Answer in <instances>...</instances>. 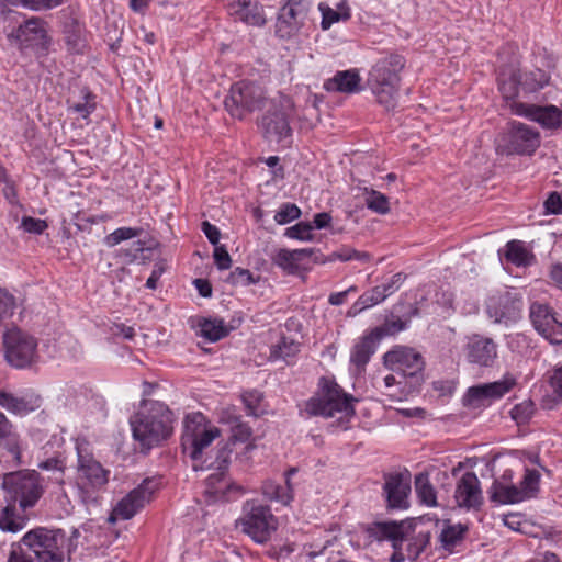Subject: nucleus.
Returning <instances> with one entry per match:
<instances>
[{
  "label": "nucleus",
  "instance_id": "nucleus-7",
  "mask_svg": "<svg viewBox=\"0 0 562 562\" xmlns=\"http://www.w3.org/2000/svg\"><path fill=\"white\" fill-rule=\"evenodd\" d=\"M237 527L258 543H265L277 530L278 520L269 506L248 501L244 504L243 516L237 520Z\"/></svg>",
  "mask_w": 562,
  "mask_h": 562
},
{
  "label": "nucleus",
  "instance_id": "nucleus-49",
  "mask_svg": "<svg viewBox=\"0 0 562 562\" xmlns=\"http://www.w3.org/2000/svg\"><path fill=\"white\" fill-rule=\"evenodd\" d=\"M40 469L48 471L53 474L58 473L59 480V491L61 494L66 495L64 485H65V462L59 458H49L38 464Z\"/></svg>",
  "mask_w": 562,
  "mask_h": 562
},
{
  "label": "nucleus",
  "instance_id": "nucleus-8",
  "mask_svg": "<svg viewBox=\"0 0 562 562\" xmlns=\"http://www.w3.org/2000/svg\"><path fill=\"white\" fill-rule=\"evenodd\" d=\"M3 347L5 360L16 369L29 368L38 358L37 339L18 327L3 334Z\"/></svg>",
  "mask_w": 562,
  "mask_h": 562
},
{
  "label": "nucleus",
  "instance_id": "nucleus-51",
  "mask_svg": "<svg viewBox=\"0 0 562 562\" xmlns=\"http://www.w3.org/2000/svg\"><path fill=\"white\" fill-rule=\"evenodd\" d=\"M301 216L300 207L294 203H283L274 215V221L285 225Z\"/></svg>",
  "mask_w": 562,
  "mask_h": 562
},
{
  "label": "nucleus",
  "instance_id": "nucleus-64",
  "mask_svg": "<svg viewBox=\"0 0 562 562\" xmlns=\"http://www.w3.org/2000/svg\"><path fill=\"white\" fill-rule=\"evenodd\" d=\"M544 207L548 213L561 214L562 213V200L557 192L551 193L544 202Z\"/></svg>",
  "mask_w": 562,
  "mask_h": 562
},
{
  "label": "nucleus",
  "instance_id": "nucleus-30",
  "mask_svg": "<svg viewBox=\"0 0 562 562\" xmlns=\"http://www.w3.org/2000/svg\"><path fill=\"white\" fill-rule=\"evenodd\" d=\"M0 448L12 454L16 462L21 458V440L13 424L0 412Z\"/></svg>",
  "mask_w": 562,
  "mask_h": 562
},
{
  "label": "nucleus",
  "instance_id": "nucleus-61",
  "mask_svg": "<svg viewBox=\"0 0 562 562\" xmlns=\"http://www.w3.org/2000/svg\"><path fill=\"white\" fill-rule=\"evenodd\" d=\"M34 558L24 551V546L20 542L13 543L9 552L7 562H34Z\"/></svg>",
  "mask_w": 562,
  "mask_h": 562
},
{
  "label": "nucleus",
  "instance_id": "nucleus-42",
  "mask_svg": "<svg viewBox=\"0 0 562 562\" xmlns=\"http://www.w3.org/2000/svg\"><path fill=\"white\" fill-rule=\"evenodd\" d=\"M68 111L79 114L82 119L88 116L95 110L94 95L87 89L82 90V100L76 101L72 98L67 100Z\"/></svg>",
  "mask_w": 562,
  "mask_h": 562
},
{
  "label": "nucleus",
  "instance_id": "nucleus-33",
  "mask_svg": "<svg viewBox=\"0 0 562 562\" xmlns=\"http://www.w3.org/2000/svg\"><path fill=\"white\" fill-rule=\"evenodd\" d=\"M431 533L429 530L419 531L417 533L412 529L409 524L408 536L404 538V548L406 551L407 560L414 561L428 548L430 544Z\"/></svg>",
  "mask_w": 562,
  "mask_h": 562
},
{
  "label": "nucleus",
  "instance_id": "nucleus-24",
  "mask_svg": "<svg viewBox=\"0 0 562 562\" xmlns=\"http://www.w3.org/2000/svg\"><path fill=\"white\" fill-rule=\"evenodd\" d=\"M42 405V397L34 391L12 394L0 391V406L14 415H27Z\"/></svg>",
  "mask_w": 562,
  "mask_h": 562
},
{
  "label": "nucleus",
  "instance_id": "nucleus-26",
  "mask_svg": "<svg viewBox=\"0 0 562 562\" xmlns=\"http://www.w3.org/2000/svg\"><path fill=\"white\" fill-rule=\"evenodd\" d=\"M496 357V344L491 338L473 336L467 344V358L471 363L490 367Z\"/></svg>",
  "mask_w": 562,
  "mask_h": 562
},
{
  "label": "nucleus",
  "instance_id": "nucleus-44",
  "mask_svg": "<svg viewBox=\"0 0 562 562\" xmlns=\"http://www.w3.org/2000/svg\"><path fill=\"white\" fill-rule=\"evenodd\" d=\"M350 261V260H358L360 262H369L371 260V255L367 251H359L351 247L344 246L340 249L331 252L326 260H323L322 262L326 261Z\"/></svg>",
  "mask_w": 562,
  "mask_h": 562
},
{
  "label": "nucleus",
  "instance_id": "nucleus-31",
  "mask_svg": "<svg viewBox=\"0 0 562 562\" xmlns=\"http://www.w3.org/2000/svg\"><path fill=\"white\" fill-rule=\"evenodd\" d=\"M228 1L233 12L247 24L261 26L266 23L261 8L254 0Z\"/></svg>",
  "mask_w": 562,
  "mask_h": 562
},
{
  "label": "nucleus",
  "instance_id": "nucleus-20",
  "mask_svg": "<svg viewBox=\"0 0 562 562\" xmlns=\"http://www.w3.org/2000/svg\"><path fill=\"white\" fill-rule=\"evenodd\" d=\"M509 108L513 114L535 121L544 128L555 130L562 125V110L555 105L540 106L512 101Z\"/></svg>",
  "mask_w": 562,
  "mask_h": 562
},
{
  "label": "nucleus",
  "instance_id": "nucleus-10",
  "mask_svg": "<svg viewBox=\"0 0 562 562\" xmlns=\"http://www.w3.org/2000/svg\"><path fill=\"white\" fill-rule=\"evenodd\" d=\"M265 100V91L259 85L241 80L232 85L224 105L233 117L243 120L248 113L260 109Z\"/></svg>",
  "mask_w": 562,
  "mask_h": 562
},
{
  "label": "nucleus",
  "instance_id": "nucleus-5",
  "mask_svg": "<svg viewBox=\"0 0 562 562\" xmlns=\"http://www.w3.org/2000/svg\"><path fill=\"white\" fill-rule=\"evenodd\" d=\"M66 535L60 529L35 528L27 531L21 543L33 553L36 562H64Z\"/></svg>",
  "mask_w": 562,
  "mask_h": 562
},
{
  "label": "nucleus",
  "instance_id": "nucleus-39",
  "mask_svg": "<svg viewBox=\"0 0 562 562\" xmlns=\"http://www.w3.org/2000/svg\"><path fill=\"white\" fill-rule=\"evenodd\" d=\"M300 342L294 339L281 337V339L271 347L272 359H282L286 363L291 362V359L294 358L300 352Z\"/></svg>",
  "mask_w": 562,
  "mask_h": 562
},
{
  "label": "nucleus",
  "instance_id": "nucleus-12",
  "mask_svg": "<svg viewBox=\"0 0 562 562\" xmlns=\"http://www.w3.org/2000/svg\"><path fill=\"white\" fill-rule=\"evenodd\" d=\"M383 359L387 369L403 378L412 379V385L416 386L422 383L425 362L419 352L400 346L387 351Z\"/></svg>",
  "mask_w": 562,
  "mask_h": 562
},
{
  "label": "nucleus",
  "instance_id": "nucleus-35",
  "mask_svg": "<svg viewBox=\"0 0 562 562\" xmlns=\"http://www.w3.org/2000/svg\"><path fill=\"white\" fill-rule=\"evenodd\" d=\"M314 252L312 248L295 250L280 249L273 260L276 265L282 269L293 272L297 269L300 261L311 257Z\"/></svg>",
  "mask_w": 562,
  "mask_h": 562
},
{
  "label": "nucleus",
  "instance_id": "nucleus-50",
  "mask_svg": "<svg viewBox=\"0 0 562 562\" xmlns=\"http://www.w3.org/2000/svg\"><path fill=\"white\" fill-rule=\"evenodd\" d=\"M549 82V76L541 69H535L524 75L522 86L529 91L543 88Z\"/></svg>",
  "mask_w": 562,
  "mask_h": 562
},
{
  "label": "nucleus",
  "instance_id": "nucleus-19",
  "mask_svg": "<svg viewBox=\"0 0 562 562\" xmlns=\"http://www.w3.org/2000/svg\"><path fill=\"white\" fill-rule=\"evenodd\" d=\"M259 127L269 142L281 143L290 138L292 130L284 104L273 103L272 108L261 117Z\"/></svg>",
  "mask_w": 562,
  "mask_h": 562
},
{
  "label": "nucleus",
  "instance_id": "nucleus-37",
  "mask_svg": "<svg viewBox=\"0 0 562 562\" xmlns=\"http://www.w3.org/2000/svg\"><path fill=\"white\" fill-rule=\"evenodd\" d=\"M415 492L422 504L428 507L437 506L436 490L429 481L426 473H419L415 476Z\"/></svg>",
  "mask_w": 562,
  "mask_h": 562
},
{
  "label": "nucleus",
  "instance_id": "nucleus-29",
  "mask_svg": "<svg viewBox=\"0 0 562 562\" xmlns=\"http://www.w3.org/2000/svg\"><path fill=\"white\" fill-rule=\"evenodd\" d=\"M64 0H0V18L11 19L19 12L11 10L9 5H22L33 11H47L59 7Z\"/></svg>",
  "mask_w": 562,
  "mask_h": 562
},
{
  "label": "nucleus",
  "instance_id": "nucleus-40",
  "mask_svg": "<svg viewBox=\"0 0 562 562\" xmlns=\"http://www.w3.org/2000/svg\"><path fill=\"white\" fill-rule=\"evenodd\" d=\"M540 473L533 469H526L525 475L519 483L518 490L521 501L530 499L537 496L540 488Z\"/></svg>",
  "mask_w": 562,
  "mask_h": 562
},
{
  "label": "nucleus",
  "instance_id": "nucleus-36",
  "mask_svg": "<svg viewBox=\"0 0 562 562\" xmlns=\"http://www.w3.org/2000/svg\"><path fill=\"white\" fill-rule=\"evenodd\" d=\"M468 531V527L462 524L449 525L445 527L440 532V543L441 547L448 551L452 552L453 549L460 544Z\"/></svg>",
  "mask_w": 562,
  "mask_h": 562
},
{
  "label": "nucleus",
  "instance_id": "nucleus-21",
  "mask_svg": "<svg viewBox=\"0 0 562 562\" xmlns=\"http://www.w3.org/2000/svg\"><path fill=\"white\" fill-rule=\"evenodd\" d=\"M41 18L33 16L8 33L11 43L20 48L40 46L46 48L49 42L47 32Z\"/></svg>",
  "mask_w": 562,
  "mask_h": 562
},
{
  "label": "nucleus",
  "instance_id": "nucleus-11",
  "mask_svg": "<svg viewBox=\"0 0 562 562\" xmlns=\"http://www.w3.org/2000/svg\"><path fill=\"white\" fill-rule=\"evenodd\" d=\"M539 146V132L517 121L508 123L506 132L499 138V147L507 155H532Z\"/></svg>",
  "mask_w": 562,
  "mask_h": 562
},
{
  "label": "nucleus",
  "instance_id": "nucleus-47",
  "mask_svg": "<svg viewBox=\"0 0 562 562\" xmlns=\"http://www.w3.org/2000/svg\"><path fill=\"white\" fill-rule=\"evenodd\" d=\"M407 327V322L401 318L385 321L381 326H378L370 331L380 342L386 336H394L395 334L404 330Z\"/></svg>",
  "mask_w": 562,
  "mask_h": 562
},
{
  "label": "nucleus",
  "instance_id": "nucleus-25",
  "mask_svg": "<svg viewBox=\"0 0 562 562\" xmlns=\"http://www.w3.org/2000/svg\"><path fill=\"white\" fill-rule=\"evenodd\" d=\"M519 71V60L513 52L509 63L501 65L498 69V89L504 99L514 100L517 97L519 86L524 82Z\"/></svg>",
  "mask_w": 562,
  "mask_h": 562
},
{
  "label": "nucleus",
  "instance_id": "nucleus-18",
  "mask_svg": "<svg viewBox=\"0 0 562 562\" xmlns=\"http://www.w3.org/2000/svg\"><path fill=\"white\" fill-rule=\"evenodd\" d=\"M515 385L516 379L512 375H505L499 381L472 386L464 396V404L473 407L486 405L494 400L503 397Z\"/></svg>",
  "mask_w": 562,
  "mask_h": 562
},
{
  "label": "nucleus",
  "instance_id": "nucleus-16",
  "mask_svg": "<svg viewBox=\"0 0 562 562\" xmlns=\"http://www.w3.org/2000/svg\"><path fill=\"white\" fill-rule=\"evenodd\" d=\"M370 538L383 541L389 540L392 542L394 553L391 558L393 562H403L407 559L404 548V538L408 536L409 522L403 520L396 521H376L371 524L368 529Z\"/></svg>",
  "mask_w": 562,
  "mask_h": 562
},
{
  "label": "nucleus",
  "instance_id": "nucleus-57",
  "mask_svg": "<svg viewBox=\"0 0 562 562\" xmlns=\"http://www.w3.org/2000/svg\"><path fill=\"white\" fill-rule=\"evenodd\" d=\"M138 235V231L131 227H121L115 229L109 236H106V244L109 246H115L123 240L131 239Z\"/></svg>",
  "mask_w": 562,
  "mask_h": 562
},
{
  "label": "nucleus",
  "instance_id": "nucleus-27",
  "mask_svg": "<svg viewBox=\"0 0 562 562\" xmlns=\"http://www.w3.org/2000/svg\"><path fill=\"white\" fill-rule=\"evenodd\" d=\"M231 432L228 442L217 453L218 470L222 469L223 463L226 464L228 462L229 456L233 452L231 446L243 443L245 445L243 448L244 450H248L250 448L248 442L252 436V430L247 424L243 423L239 417L233 418Z\"/></svg>",
  "mask_w": 562,
  "mask_h": 562
},
{
  "label": "nucleus",
  "instance_id": "nucleus-4",
  "mask_svg": "<svg viewBox=\"0 0 562 562\" xmlns=\"http://www.w3.org/2000/svg\"><path fill=\"white\" fill-rule=\"evenodd\" d=\"M321 393L311 397L305 404V411L311 416L335 417L342 414L346 417L355 414L353 402L357 400L347 394L336 382L323 378Z\"/></svg>",
  "mask_w": 562,
  "mask_h": 562
},
{
  "label": "nucleus",
  "instance_id": "nucleus-45",
  "mask_svg": "<svg viewBox=\"0 0 562 562\" xmlns=\"http://www.w3.org/2000/svg\"><path fill=\"white\" fill-rule=\"evenodd\" d=\"M364 192V202L369 210L382 215L390 212V202L386 195L373 189H366Z\"/></svg>",
  "mask_w": 562,
  "mask_h": 562
},
{
  "label": "nucleus",
  "instance_id": "nucleus-59",
  "mask_svg": "<svg viewBox=\"0 0 562 562\" xmlns=\"http://www.w3.org/2000/svg\"><path fill=\"white\" fill-rule=\"evenodd\" d=\"M21 227L31 234H42L47 228V223L41 218H34L31 216H23L21 221Z\"/></svg>",
  "mask_w": 562,
  "mask_h": 562
},
{
  "label": "nucleus",
  "instance_id": "nucleus-60",
  "mask_svg": "<svg viewBox=\"0 0 562 562\" xmlns=\"http://www.w3.org/2000/svg\"><path fill=\"white\" fill-rule=\"evenodd\" d=\"M213 258H214V262H215L216 267L220 270L229 269L232 266V258H231L228 251L226 250L225 246H223V245L215 246V249L213 252Z\"/></svg>",
  "mask_w": 562,
  "mask_h": 562
},
{
  "label": "nucleus",
  "instance_id": "nucleus-58",
  "mask_svg": "<svg viewBox=\"0 0 562 562\" xmlns=\"http://www.w3.org/2000/svg\"><path fill=\"white\" fill-rule=\"evenodd\" d=\"M549 385L554 398L562 402V366L555 367L549 372Z\"/></svg>",
  "mask_w": 562,
  "mask_h": 562
},
{
  "label": "nucleus",
  "instance_id": "nucleus-17",
  "mask_svg": "<svg viewBox=\"0 0 562 562\" xmlns=\"http://www.w3.org/2000/svg\"><path fill=\"white\" fill-rule=\"evenodd\" d=\"M530 319L535 329L549 342L562 345V318L547 304L533 303Z\"/></svg>",
  "mask_w": 562,
  "mask_h": 562
},
{
  "label": "nucleus",
  "instance_id": "nucleus-41",
  "mask_svg": "<svg viewBox=\"0 0 562 562\" xmlns=\"http://www.w3.org/2000/svg\"><path fill=\"white\" fill-rule=\"evenodd\" d=\"M262 494L268 499L279 502L283 505H288L293 498L288 480L285 486L279 485L272 481L265 482L262 485Z\"/></svg>",
  "mask_w": 562,
  "mask_h": 562
},
{
  "label": "nucleus",
  "instance_id": "nucleus-14",
  "mask_svg": "<svg viewBox=\"0 0 562 562\" xmlns=\"http://www.w3.org/2000/svg\"><path fill=\"white\" fill-rule=\"evenodd\" d=\"M158 484L153 479H146L136 488L124 496L113 508L109 522L114 524L117 519H131L139 509L150 502Z\"/></svg>",
  "mask_w": 562,
  "mask_h": 562
},
{
  "label": "nucleus",
  "instance_id": "nucleus-46",
  "mask_svg": "<svg viewBox=\"0 0 562 562\" xmlns=\"http://www.w3.org/2000/svg\"><path fill=\"white\" fill-rule=\"evenodd\" d=\"M23 528V521L15 517L14 504H8L0 516V529L9 532H16Z\"/></svg>",
  "mask_w": 562,
  "mask_h": 562
},
{
  "label": "nucleus",
  "instance_id": "nucleus-38",
  "mask_svg": "<svg viewBox=\"0 0 562 562\" xmlns=\"http://www.w3.org/2000/svg\"><path fill=\"white\" fill-rule=\"evenodd\" d=\"M505 258L515 266H528L533 256L526 249L520 240H510L506 244Z\"/></svg>",
  "mask_w": 562,
  "mask_h": 562
},
{
  "label": "nucleus",
  "instance_id": "nucleus-9",
  "mask_svg": "<svg viewBox=\"0 0 562 562\" xmlns=\"http://www.w3.org/2000/svg\"><path fill=\"white\" fill-rule=\"evenodd\" d=\"M2 486L10 495V499L13 503L19 502L23 509L32 507L44 492L36 471L7 473L3 476Z\"/></svg>",
  "mask_w": 562,
  "mask_h": 562
},
{
  "label": "nucleus",
  "instance_id": "nucleus-43",
  "mask_svg": "<svg viewBox=\"0 0 562 562\" xmlns=\"http://www.w3.org/2000/svg\"><path fill=\"white\" fill-rule=\"evenodd\" d=\"M201 336L210 341H217L228 335V330L222 319H204L200 324Z\"/></svg>",
  "mask_w": 562,
  "mask_h": 562
},
{
  "label": "nucleus",
  "instance_id": "nucleus-55",
  "mask_svg": "<svg viewBox=\"0 0 562 562\" xmlns=\"http://www.w3.org/2000/svg\"><path fill=\"white\" fill-rule=\"evenodd\" d=\"M261 401L262 394L258 391H248L243 394V402L249 415L258 416L261 413L259 411Z\"/></svg>",
  "mask_w": 562,
  "mask_h": 562
},
{
  "label": "nucleus",
  "instance_id": "nucleus-53",
  "mask_svg": "<svg viewBox=\"0 0 562 562\" xmlns=\"http://www.w3.org/2000/svg\"><path fill=\"white\" fill-rule=\"evenodd\" d=\"M225 481L226 477L223 472H216L211 474L206 479V492L213 495L215 498H221L223 493H225Z\"/></svg>",
  "mask_w": 562,
  "mask_h": 562
},
{
  "label": "nucleus",
  "instance_id": "nucleus-22",
  "mask_svg": "<svg viewBox=\"0 0 562 562\" xmlns=\"http://www.w3.org/2000/svg\"><path fill=\"white\" fill-rule=\"evenodd\" d=\"M384 493L391 508L407 507V496L411 492L409 473H386L384 474Z\"/></svg>",
  "mask_w": 562,
  "mask_h": 562
},
{
  "label": "nucleus",
  "instance_id": "nucleus-48",
  "mask_svg": "<svg viewBox=\"0 0 562 562\" xmlns=\"http://www.w3.org/2000/svg\"><path fill=\"white\" fill-rule=\"evenodd\" d=\"M386 299V295L383 294L380 286H373L372 289L362 293L358 300L356 301V306H359L358 310H366L372 306L378 305Z\"/></svg>",
  "mask_w": 562,
  "mask_h": 562
},
{
  "label": "nucleus",
  "instance_id": "nucleus-62",
  "mask_svg": "<svg viewBox=\"0 0 562 562\" xmlns=\"http://www.w3.org/2000/svg\"><path fill=\"white\" fill-rule=\"evenodd\" d=\"M225 493H223L221 499L232 501L236 497L244 495L247 492V488L241 484L236 482H229L227 479L224 485Z\"/></svg>",
  "mask_w": 562,
  "mask_h": 562
},
{
  "label": "nucleus",
  "instance_id": "nucleus-54",
  "mask_svg": "<svg viewBox=\"0 0 562 562\" xmlns=\"http://www.w3.org/2000/svg\"><path fill=\"white\" fill-rule=\"evenodd\" d=\"M405 279H406V274H404L402 272H397V273L393 274L392 277H390L389 279H386L379 286H380L381 291L383 292V294H385L386 297H389L390 295H392L393 293H395L396 291L400 290V288L402 286V284L405 281Z\"/></svg>",
  "mask_w": 562,
  "mask_h": 562
},
{
  "label": "nucleus",
  "instance_id": "nucleus-34",
  "mask_svg": "<svg viewBox=\"0 0 562 562\" xmlns=\"http://www.w3.org/2000/svg\"><path fill=\"white\" fill-rule=\"evenodd\" d=\"M490 497L492 502L499 504H515L522 502L517 485L503 481L493 482Z\"/></svg>",
  "mask_w": 562,
  "mask_h": 562
},
{
  "label": "nucleus",
  "instance_id": "nucleus-15",
  "mask_svg": "<svg viewBox=\"0 0 562 562\" xmlns=\"http://www.w3.org/2000/svg\"><path fill=\"white\" fill-rule=\"evenodd\" d=\"M311 8V0H288L281 8L276 22V34L289 40L304 26Z\"/></svg>",
  "mask_w": 562,
  "mask_h": 562
},
{
  "label": "nucleus",
  "instance_id": "nucleus-23",
  "mask_svg": "<svg viewBox=\"0 0 562 562\" xmlns=\"http://www.w3.org/2000/svg\"><path fill=\"white\" fill-rule=\"evenodd\" d=\"M454 499L459 507L477 508L483 502L480 481L474 472H465L457 483Z\"/></svg>",
  "mask_w": 562,
  "mask_h": 562
},
{
  "label": "nucleus",
  "instance_id": "nucleus-28",
  "mask_svg": "<svg viewBox=\"0 0 562 562\" xmlns=\"http://www.w3.org/2000/svg\"><path fill=\"white\" fill-rule=\"evenodd\" d=\"M324 89L328 92H340L352 94L360 92L361 77L358 69L337 71L333 78L324 82Z\"/></svg>",
  "mask_w": 562,
  "mask_h": 562
},
{
  "label": "nucleus",
  "instance_id": "nucleus-56",
  "mask_svg": "<svg viewBox=\"0 0 562 562\" xmlns=\"http://www.w3.org/2000/svg\"><path fill=\"white\" fill-rule=\"evenodd\" d=\"M319 10L322 11V15H323L322 23H321L323 30H328L334 23L338 22L341 18L342 19L349 18L348 13L341 15L337 11L333 10L331 8H329L323 3L319 4Z\"/></svg>",
  "mask_w": 562,
  "mask_h": 562
},
{
  "label": "nucleus",
  "instance_id": "nucleus-32",
  "mask_svg": "<svg viewBox=\"0 0 562 562\" xmlns=\"http://www.w3.org/2000/svg\"><path fill=\"white\" fill-rule=\"evenodd\" d=\"M379 344L376 338L371 331L366 334L360 340L353 346L350 355V361L358 369H363L369 362L371 356L375 351V347Z\"/></svg>",
  "mask_w": 562,
  "mask_h": 562
},
{
  "label": "nucleus",
  "instance_id": "nucleus-6",
  "mask_svg": "<svg viewBox=\"0 0 562 562\" xmlns=\"http://www.w3.org/2000/svg\"><path fill=\"white\" fill-rule=\"evenodd\" d=\"M220 436V429L206 423L203 414L194 413L184 419L181 446L193 461H198L202 458L204 449Z\"/></svg>",
  "mask_w": 562,
  "mask_h": 562
},
{
  "label": "nucleus",
  "instance_id": "nucleus-13",
  "mask_svg": "<svg viewBox=\"0 0 562 562\" xmlns=\"http://www.w3.org/2000/svg\"><path fill=\"white\" fill-rule=\"evenodd\" d=\"M522 310V296L515 291H498L486 301V313L495 323H515L521 317Z\"/></svg>",
  "mask_w": 562,
  "mask_h": 562
},
{
  "label": "nucleus",
  "instance_id": "nucleus-3",
  "mask_svg": "<svg viewBox=\"0 0 562 562\" xmlns=\"http://www.w3.org/2000/svg\"><path fill=\"white\" fill-rule=\"evenodd\" d=\"M76 487L81 502L97 504L99 494L109 483L110 470L105 469L90 452L88 445L77 442Z\"/></svg>",
  "mask_w": 562,
  "mask_h": 562
},
{
  "label": "nucleus",
  "instance_id": "nucleus-1",
  "mask_svg": "<svg viewBox=\"0 0 562 562\" xmlns=\"http://www.w3.org/2000/svg\"><path fill=\"white\" fill-rule=\"evenodd\" d=\"M173 414L161 402L144 401L140 411L131 418L133 437L149 450L166 440L173 430Z\"/></svg>",
  "mask_w": 562,
  "mask_h": 562
},
{
  "label": "nucleus",
  "instance_id": "nucleus-2",
  "mask_svg": "<svg viewBox=\"0 0 562 562\" xmlns=\"http://www.w3.org/2000/svg\"><path fill=\"white\" fill-rule=\"evenodd\" d=\"M405 67V58L397 54H390L378 59L371 67L367 87L375 97L376 102L386 111L397 105L401 86V72Z\"/></svg>",
  "mask_w": 562,
  "mask_h": 562
},
{
  "label": "nucleus",
  "instance_id": "nucleus-63",
  "mask_svg": "<svg viewBox=\"0 0 562 562\" xmlns=\"http://www.w3.org/2000/svg\"><path fill=\"white\" fill-rule=\"evenodd\" d=\"M229 278L233 284L249 285L256 282L252 273L248 269L243 268H236Z\"/></svg>",
  "mask_w": 562,
  "mask_h": 562
},
{
  "label": "nucleus",
  "instance_id": "nucleus-52",
  "mask_svg": "<svg viewBox=\"0 0 562 562\" xmlns=\"http://www.w3.org/2000/svg\"><path fill=\"white\" fill-rule=\"evenodd\" d=\"M313 226L310 223L300 222L291 227L285 229L284 235L289 238L299 239V240H312Z\"/></svg>",
  "mask_w": 562,
  "mask_h": 562
}]
</instances>
